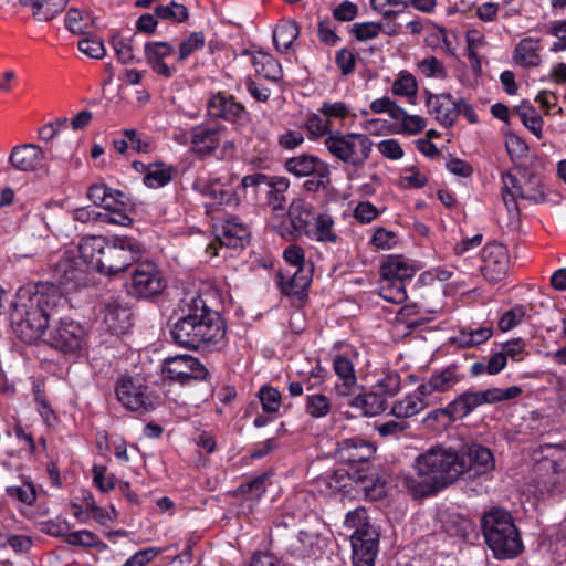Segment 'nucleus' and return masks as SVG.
<instances>
[{"mask_svg": "<svg viewBox=\"0 0 566 566\" xmlns=\"http://www.w3.org/2000/svg\"><path fill=\"white\" fill-rule=\"evenodd\" d=\"M105 212H102V222L127 227L132 223L129 217L130 203L127 196L111 188L107 198L102 206Z\"/></svg>", "mask_w": 566, "mask_h": 566, "instance_id": "21", "label": "nucleus"}, {"mask_svg": "<svg viewBox=\"0 0 566 566\" xmlns=\"http://www.w3.org/2000/svg\"><path fill=\"white\" fill-rule=\"evenodd\" d=\"M418 70L427 77H444L446 69L436 56H428L417 63Z\"/></svg>", "mask_w": 566, "mask_h": 566, "instance_id": "62", "label": "nucleus"}, {"mask_svg": "<svg viewBox=\"0 0 566 566\" xmlns=\"http://www.w3.org/2000/svg\"><path fill=\"white\" fill-rule=\"evenodd\" d=\"M25 7L32 8L36 21L46 22L57 17L66 7L69 0H20Z\"/></svg>", "mask_w": 566, "mask_h": 566, "instance_id": "36", "label": "nucleus"}, {"mask_svg": "<svg viewBox=\"0 0 566 566\" xmlns=\"http://www.w3.org/2000/svg\"><path fill=\"white\" fill-rule=\"evenodd\" d=\"M465 464L464 475L468 479H475L491 472L495 468L492 452L480 444L469 446L460 451Z\"/></svg>", "mask_w": 566, "mask_h": 566, "instance_id": "19", "label": "nucleus"}, {"mask_svg": "<svg viewBox=\"0 0 566 566\" xmlns=\"http://www.w3.org/2000/svg\"><path fill=\"white\" fill-rule=\"evenodd\" d=\"M305 237L324 245H338L342 241L335 218L327 210H318Z\"/></svg>", "mask_w": 566, "mask_h": 566, "instance_id": "20", "label": "nucleus"}, {"mask_svg": "<svg viewBox=\"0 0 566 566\" xmlns=\"http://www.w3.org/2000/svg\"><path fill=\"white\" fill-rule=\"evenodd\" d=\"M262 409L266 413H275L281 407V392L271 386H263L258 392Z\"/></svg>", "mask_w": 566, "mask_h": 566, "instance_id": "47", "label": "nucleus"}, {"mask_svg": "<svg viewBox=\"0 0 566 566\" xmlns=\"http://www.w3.org/2000/svg\"><path fill=\"white\" fill-rule=\"evenodd\" d=\"M348 399V405L360 411L365 417H375L387 409V399L377 391L365 394H353Z\"/></svg>", "mask_w": 566, "mask_h": 566, "instance_id": "29", "label": "nucleus"}, {"mask_svg": "<svg viewBox=\"0 0 566 566\" xmlns=\"http://www.w3.org/2000/svg\"><path fill=\"white\" fill-rule=\"evenodd\" d=\"M333 370L337 377L334 391L338 397H350L357 388V368L360 366L359 350L347 343L336 344L331 352Z\"/></svg>", "mask_w": 566, "mask_h": 566, "instance_id": "9", "label": "nucleus"}, {"mask_svg": "<svg viewBox=\"0 0 566 566\" xmlns=\"http://www.w3.org/2000/svg\"><path fill=\"white\" fill-rule=\"evenodd\" d=\"M480 260L481 274L490 283L500 282L509 270V252L506 247L501 243L486 244L481 251Z\"/></svg>", "mask_w": 566, "mask_h": 566, "instance_id": "18", "label": "nucleus"}, {"mask_svg": "<svg viewBox=\"0 0 566 566\" xmlns=\"http://www.w3.org/2000/svg\"><path fill=\"white\" fill-rule=\"evenodd\" d=\"M501 181L502 200L512 220H517L520 217L518 200L537 205L546 201L548 197V189L542 176L518 164L503 172Z\"/></svg>", "mask_w": 566, "mask_h": 566, "instance_id": "4", "label": "nucleus"}, {"mask_svg": "<svg viewBox=\"0 0 566 566\" xmlns=\"http://www.w3.org/2000/svg\"><path fill=\"white\" fill-rule=\"evenodd\" d=\"M103 315V323L111 334L124 335L132 326L130 310L118 302L106 303Z\"/></svg>", "mask_w": 566, "mask_h": 566, "instance_id": "26", "label": "nucleus"}, {"mask_svg": "<svg viewBox=\"0 0 566 566\" xmlns=\"http://www.w3.org/2000/svg\"><path fill=\"white\" fill-rule=\"evenodd\" d=\"M84 328L71 318H60L49 332L46 342L63 353H77L84 345Z\"/></svg>", "mask_w": 566, "mask_h": 566, "instance_id": "17", "label": "nucleus"}, {"mask_svg": "<svg viewBox=\"0 0 566 566\" xmlns=\"http://www.w3.org/2000/svg\"><path fill=\"white\" fill-rule=\"evenodd\" d=\"M51 269L56 283L65 291L75 290L85 281L86 270L73 250L56 254Z\"/></svg>", "mask_w": 566, "mask_h": 566, "instance_id": "14", "label": "nucleus"}, {"mask_svg": "<svg viewBox=\"0 0 566 566\" xmlns=\"http://www.w3.org/2000/svg\"><path fill=\"white\" fill-rule=\"evenodd\" d=\"M219 244L227 248H243L249 241L250 231L238 218H231L216 226Z\"/></svg>", "mask_w": 566, "mask_h": 566, "instance_id": "23", "label": "nucleus"}, {"mask_svg": "<svg viewBox=\"0 0 566 566\" xmlns=\"http://www.w3.org/2000/svg\"><path fill=\"white\" fill-rule=\"evenodd\" d=\"M378 294L387 302L401 304L407 300L405 283L380 279Z\"/></svg>", "mask_w": 566, "mask_h": 566, "instance_id": "43", "label": "nucleus"}, {"mask_svg": "<svg viewBox=\"0 0 566 566\" xmlns=\"http://www.w3.org/2000/svg\"><path fill=\"white\" fill-rule=\"evenodd\" d=\"M427 398L428 395L420 392L418 386L413 392L397 400L392 405L390 413L398 419L411 418L428 407Z\"/></svg>", "mask_w": 566, "mask_h": 566, "instance_id": "31", "label": "nucleus"}, {"mask_svg": "<svg viewBox=\"0 0 566 566\" xmlns=\"http://www.w3.org/2000/svg\"><path fill=\"white\" fill-rule=\"evenodd\" d=\"M300 551L304 557L317 558L322 554L319 537L316 534L301 531L297 535Z\"/></svg>", "mask_w": 566, "mask_h": 566, "instance_id": "50", "label": "nucleus"}, {"mask_svg": "<svg viewBox=\"0 0 566 566\" xmlns=\"http://www.w3.org/2000/svg\"><path fill=\"white\" fill-rule=\"evenodd\" d=\"M481 528L495 558L512 559L522 553L520 532L507 511L494 507L485 512L481 518Z\"/></svg>", "mask_w": 566, "mask_h": 566, "instance_id": "5", "label": "nucleus"}, {"mask_svg": "<svg viewBox=\"0 0 566 566\" xmlns=\"http://www.w3.org/2000/svg\"><path fill=\"white\" fill-rule=\"evenodd\" d=\"M493 335L491 326L463 327L450 338L458 348H472L486 343Z\"/></svg>", "mask_w": 566, "mask_h": 566, "instance_id": "34", "label": "nucleus"}, {"mask_svg": "<svg viewBox=\"0 0 566 566\" xmlns=\"http://www.w3.org/2000/svg\"><path fill=\"white\" fill-rule=\"evenodd\" d=\"M312 280V269L297 268L280 274L281 290L286 295L303 296Z\"/></svg>", "mask_w": 566, "mask_h": 566, "instance_id": "30", "label": "nucleus"}, {"mask_svg": "<svg viewBox=\"0 0 566 566\" xmlns=\"http://www.w3.org/2000/svg\"><path fill=\"white\" fill-rule=\"evenodd\" d=\"M352 32L359 42L373 40L382 32V24L371 21L355 23Z\"/></svg>", "mask_w": 566, "mask_h": 566, "instance_id": "54", "label": "nucleus"}, {"mask_svg": "<svg viewBox=\"0 0 566 566\" xmlns=\"http://www.w3.org/2000/svg\"><path fill=\"white\" fill-rule=\"evenodd\" d=\"M347 108H321L318 114L311 115L306 120V129L312 137H323L333 134L331 132L332 117H344Z\"/></svg>", "mask_w": 566, "mask_h": 566, "instance_id": "32", "label": "nucleus"}, {"mask_svg": "<svg viewBox=\"0 0 566 566\" xmlns=\"http://www.w3.org/2000/svg\"><path fill=\"white\" fill-rule=\"evenodd\" d=\"M172 174V166L165 163H153L145 170L144 184L149 188H161L171 181Z\"/></svg>", "mask_w": 566, "mask_h": 566, "instance_id": "40", "label": "nucleus"}, {"mask_svg": "<svg viewBox=\"0 0 566 566\" xmlns=\"http://www.w3.org/2000/svg\"><path fill=\"white\" fill-rule=\"evenodd\" d=\"M157 18L182 22L188 18V9L180 3L171 1L167 6H159L155 10Z\"/></svg>", "mask_w": 566, "mask_h": 566, "instance_id": "51", "label": "nucleus"}, {"mask_svg": "<svg viewBox=\"0 0 566 566\" xmlns=\"http://www.w3.org/2000/svg\"><path fill=\"white\" fill-rule=\"evenodd\" d=\"M142 249L136 240L129 237H112L107 239L102 260L97 261L101 273L115 275L125 271L140 256Z\"/></svg>", "mask_w": 566, "mask_h": 566, "instance_id": "10", "label": "nucleus"}, {"mask_svg": "<svg viewBox=\"0 0 566 566\" xmlns=\"http://www.w3.org/2000/svg\"><path fill=\"white\" fill-rule=\"evenodd\" d=\"M375 451L373 443L354 437L339 442L335 455L340 463L356 464L368 461Z\"/></svg>", "mask_w": 566, "mask_h": 566, "instance_id": "22", "label": "nucleus"}, {"mask_svg": "<svg viewBox=\"0 0 566 566\" xmlns=\"http://www.w3.org/2000/svg\"><path fill=\"white\" fill-rule=\"evenodd\" d=\"M241 185L244 188L266 186L270 190L276 192H285L290 182L284 177H268L263 174L248 175L242 178Z\"/></svg>", "mask_w": 566, "mask_h": 566, "instance_id": "41", "label": "nucleus"}, {"mask_svg": "<svg viewBox=\"0 0 566 566\" xmlns=\"http://www.w3.org/2000/svg\"><path fill=\"white\" fill-rule=\"evenodd\" d=\"M418 90L416 77L407 72L402 71L399 73L398 78L392 84V92L395 95L406 96L409 98V103H415V96Z\"/></svg>", "mask_w": 566, "mask_h": 566, "instance_id": "44", "label": "nucleus"}, {"mask_svg": "<svg viewBox=\"0 0 566 566\" xmlns=\"http://www.w3.org/2000/svg\"><path fill=\"white\" fill-rule=\"evenodd\" d=\"M165 286L163 274L157 265L146 261L136 264L132 271L128 292L136 297L148 298L161 293Z\"/></svg>", "mask_w": 566, "mask_h": 566, "instance_id": "15", "label": "nucleus"}, {"mask_svg": "<svg viewBox=\"0 0 566 566\" xmlns=\"http://www.w3.org/2000/svg\"><path fill=\"white\" fill-rule=\"evenodd\" d=\"M375 113L380 114L388 111L391 118L400 123L401 128L398 133L415 135L426 127V120L419 115H409L405 108H371Z\"/></svg>", "mask_w": 566, "mask_h": 566, "instance_id": "37", "label": "nucleus"}, {"mask_svg": "<svg viewBox=\"0 0 566 566\" xmlns=\"http://www.w3.org/2000/svg\"><path fill=\"white\" fill-rule=\"evenodd\" d=\"M245 54H251V63L259 76H262L273 83H276L282 78L283 72L281 64L272 55L263 51L254 53H249L247 51Z\"/></svg>", "mask_w": 566, "mask_h": 566, "instance_id": "35", "label": "nucleus"}, {"mask_svg": "<svg viewBox=\"0 0 566 566\" xmlns=\"http://www.w3.org/2000/svg\"><path fill=\"white\" fill-rule=\"evenodd\" d=\"M233 147V143L224 135V127L219 124L192 129L191 150L200 158L213 156L224 159L232 155Z\"/></svg>", "mask_w": 566, "mask_h": 566, "instance_id": "11", "label": "nucleus"}, {"mask_svg": "<svg viewBox=\"0 0 566 566\" xmlns=\"http://www.w3.org/2000/svg\"><path fill=\"white\" fill-rule=\"evenodd\" d=\"M107 239L102 235L84 237L78 243L77 252L85 270H93L101 273V266L97 264L102 260Z\"/></svg>", "mask_w": 566, "mask_h": 566, "instance_id": "27", "label": "nucleus"}, {"mask_svg": "<svg viewBox=\"0 0 566 566\" xmlns=\"http://www.w3.org/2000/svg\"><path fill=\"white\" fill-rule=\"evenodd\" d=\"M305 409L313 418H324L331 411L329 398L323 394L308 395Z\"/></svg>", "mask_w": 566, "mask_h": 566, "instance_id": "46", "label": "nucleus"}, {"mask_svg": "<svg viewBox=\"0 0 566 566\" xmlns=\"http://www.w3.org/2000/svg\"><path fill=\"white\" fill-rule=\"evenodd\" d=\"M345 527L352 530L353 566H374L379 546V531L374 526L364 507L349 511L345 517Z\"/></svg>", "mask_w": 566, "mask_h": 566, "instance_id": "6", "label": "nucleus"}, {"mask_svg": "<svg viewBox=\"0 0 566 566\" xmlns=\"http://www.w3.org/2000/svg\"><path fill=\"white\" fill-rule=\"evenodd\" d=\"M328 153L352 167H361L370 157L373 142L365 134H329L324 140Z\"/></svg>", "mask_w": 566, "mask_h": 566, "instance_id": "8", "label": "nucleus"}, {"mask_svg": "<svg viewBox=\"0 0 566 566\" xmlns=\"http://www.w3.org/2000/svg\"><path fill=\"white\" fill-rule=\"evenodd\" d=\"M115 395L120 405L132 411L154 409L156 401L140 378L122 376L115 384Z\"/></svg>", "mask_w": 566, "mask_h": 566, "instance_id": "13", "label": "nucleus"}, {"mask_svg": "<svg viewBox=\"0 0 566 566\" xmlns=\"http://www.w3.org/2000/svg\"><path fill=\"white\" fill-rule=\"evenodd\" d=\"M400 375L396 371H389L377 380L374 388L377 389V392L381 394L382 396H395L400 390Z\"/></svg>", "mask_w": 566, "mask_h": 566, "instance_id": "53", "label": "nucleus"}, {"mask_svg": "<svg viewBox=\"0 0 566 566\" xmlns=\"http://www.w3.org/2000/svg\"><path fill=\"white\" fill-rule=\"evenodd\" d=\"M172 52L174 46L168 42H147L145 44V56L148 63L164 61Z\"/></svg>", "mask_w": 566, "mask_h": 566, "instance_id": "56", "label": "nucleus"}, {"mask_svg": "<svg viewBox=\"0 0 566 566\" xmlns=\"http://www.w3.org/2000/svg\"><path fill=\"white\" fill-rule=\"evenodd\" d=\"M7 495L22 504L32 505L36 500L35 488L30 482H23L21 485H12L6 489Z\"/></svg>", "mask_w": 566, "mask_h": 566, "instance_id": "48", "label": "nucleus"}, {"mask_svg": "<svg viewBox=\"0 0 566 566\" xmlns=\"http://www.w3.org/2000/svg\"><path fill=\"white\" fill-rule=\"evenodd\" d=\"M463 378L464 375L460 367L457 364H451L434 371L427 382L419 385V391L427 394L428 397L433 392H444L453 388Z\"/></svg>", "mask_w": 566, "mask_h": 566, "instance_id": "25", "label": "nucleus"}, {"mask_svg": "<svg viewBox=\"0 0 566 566\" xmlns=\"http://www.w3.org/2000/svg\"><path fill=\"white\" fill-rule=\"evenodd\" d=\"M65 542L72 546L94 547L98 544V537L91 531L80 530L67 533Z\"/></svg>", "mask_w": 566, "mask_h": 566, "instance_id": "59", "label": "nucleus"}, {"mask_svg": "<svg viewBox=\"0 0 566 566\" xmlns=\"http://www.w3.org/2000/svg\"><path fill=\"white\" fill-rule=\"evenodd\" d=\"M538 44L539 40L532 38L522 40L514 50L513 57L516 64L524 67L537 66L541 62Z\"/></svg>", "mask_w": 566, "mask_h": 566, "instance_id": "39", "label": "nucleus"}, {"mask_svg": "<svg viewBox=\"0 0 566 566\" xmlns=\"http://www.w3.org/2000/svg\"><path fill=\"white\" fill-rule=\"evenodd\" d=\"M379 216V209L369 201L358 202L353 211V217L361 224H369Z\"/></svg>", "mask_w": 566, "mask_h": 566, "instance_id": "57", "label": "nucleus"}, {"mask_svg": "<svg viewBox=\"0 0 566 566\" xmlns=\"http://www.w3.org/2000/svg\"><path fill=\"white\" fill-rule=\"evenodd\" d=\"M163 374L168 380L185 385L191 380L206 379L208 370L193 356L176 355L169 356L164 360Z\"/></svg>", "mask_w": 566, "mask_h": 566, "instance_id": "16", "label": "nucleus"}, {"mask_svg": "<svg viewBox=\"0 0 566 566\" xmlns=\"http://www.w3.org/2000/svg\"><path fill=\"white\" fill-rule=\"evenodd\" d=\"M505 147L510 158L515 163L523 159L528 151L527 145L514 134L506 135Z\"/></svg>", "mask_w": 566, "mask_h": 566, "instance_id": "63", "label": "nucleus"}, {"mask_svg": "<svg viewBox=\"0 0 566 566\" xmlns=\"http://www.w3.org/2000/svg\"><path fill=\"white\" fill-rule=\"evenodd\" d=\"M465 464L460 451L436 446L419 454L415 461L416 475L405 478V486L415 496H428L464 475Z\"/></svg>", "mask_w": 566, "mask_h": 566, "instance_id": "2", "label": "nucleus"}, {"mask_svg": "<svg viewBox=\"0 0 566 566\" xmlns=\"http://www.w3.org/2000/svg\"><path fill=\"white\" fill-rule=\"evenodd\" d=\"M181 316L172 325L170 334L176 344L189 349L210 348L226 337L222 317L210 310L200 295H190L180 303Z\"/></svg>", "mask_w": 566, "mask_h": 566, "instance_id": "1", "label": "nucleus"}, {"mask_svg": "<svg viewBox=\"0 0 566 566\" xmlns=\"http://www.w3.org/2000/svg\"><path fill=\"white\" fill-rule=\"evenodd\" d=\"M517 115L524 126L528 128L537 138L542 137L544 120L537 108H520Z\"/></svg>", "mask_w": 566, "mask_h": 566, "instance_id": "52", "label": "nucleus"}, {"mask_svg": "<svg viewBox=\"0 0 566 566\" xmlns=\"http://www.w3.org/2000/svg\"><path fill=\"white\" fill-rule=\"evenodd\" d=\"M78 50L92 59H102L105 55L104 43L97 36L80 40Z\"/></svg>", "mask_w": 566, "mask_h": 566, "instance_id": "64", "label": "nucleus"}, {"mask_svg": "<svg viewBox=\"0 0 566 566\" xmlns=\"http://www.w3.org/2000/svg\"><path fill=\"white\" fill-rule=\"evenodd\" d=\"M44 153L34 144L13 147L9 161L19 171H35L44 166Z\"/></svg>", "mask_w": 566, "mask_h": 566, "instance_id": "24", "label": "nucleus"}, {"mask_svg": "<svg viewBox=\"0 0 566 566\" xmlns=\"http://www.w3.org/2000/svg\"><path fill=\"white\" fill-rule=\"evenodd\" d=\"M93 24V15L76 8H71L65 15V28L74 34H84Z\"/></svg>", "mask_w": 566, "mask_h": 566, "instance_id": "42", "label": "nucleus"}, {"mask_svg": "<svg viewBox=\"0 0 566 566\" xmlns=\"http://www.w3.org/2000/svg\"><path fill=\"white\" fill-rule=\"evenodd\" d=\"M206 42L205 34L201 31L192 32L185 41L179 44L177 60L185 61L193 52L203 48Z\"/></svg>", "mask_w": 566, "mask_h": 566, "instance_id": "49", "label": "nucleus"}, {"mask_svg": "<svg viewBox=\"0 0 566 566\" xmlns=\"http://www.w3.org/2000/svg\"><path fill=\"white\" fill-rule=\"evenodd\" d=\"M318 210L308 201L302 198L293 199L289 206L287 220L275 223L273 227L284 239L295 240L305 237Z\"/></svg>", "mask_w": 566, "mask_h": 566, "instance_id": "12", "label": "nucleus"}, {"mask_svg": "<svg viewBox=\"0 0 566 566\" xmlns=\"http://www.w3.org/2000/svg\"><path fill=\"white\" fill-rule=\"evenodd\" d=\"M300 33L295 21H283L276 25L273 32L275 49L281 53H287Z\"/></svg>", "mask_w": 566, "mask_h": 566, "instance_id": "38", "label": "nucleus"}, {"mask_svg": "<svg viewBox=\"0 0 566 566\" xmlns=\"http://www.w3.org/2000/svg\"><path fill=\"white\" fill-rule=\"evenodd\" d=\"M525 315L526 308L523 305H516L501 316L499 328L502 332L511 331L522 322Z\"/></svg>", "mask_w": 566, "mask_h": 566, "instance_id": "58", "label": "nucleus"}, {"mask_svg": "<svg viewBox=\"0 0 566 566\" xmlns=\"http://www.w3.org/2000/svg\"><path fill=\"white\" fill-rule=\"evenodd\" d=\"M285 168L290 174L295 177H308L317 175L322 177L329 176V169L325 163L319 160L316 156L300 155L290 158L285 161Z\"/></svg>", "mask_w": 566, "mask_h": 566, "instance_id": "28", "label": "nucleus"}, {"mask_svg": "<svg viewBox=\"0 0 566 566\" xmlns=\"http://www.w3.org/2000/svg\"><path fill=\"white\" fill-rule=\"evenodd\" d=\"M522 395V388L511 386L507 388H489L479 391H464L452 400L443 410L450 419L459 420L470 415L482 405L497 403L515 399Z\"/></svg>", "mask_w": 566, "mask_h": 566, "instance_id": "7", "label": "nucleus"}, {"mask_svg": "<svg viewBox=\"0 0 566 566\" xmlns=\"http://www.w3.org/2000/svg\"><path fill=\"white\" fill-rule=\"evenodd\" d=\"M552 492L566 491V457L552 462Z\"/></svg>", "mask_w": 566, "mask_h": 566, "instance_id": "61", "label": "nucleus"}, {"mask_svg": "<svg viewBox=\"0 0 566 566\" xmlns=\"http://www.w3.org/2000/svg\"><path fill=\"white\" fill-rule=\"evenodd\" d=\"M27 294L29 304H23L24 317L17 322V333L24 343H32L44 335L49 321L67 307V300L55 284H41L34 292L23 289L19 297Z\"/></svg>", "mask_w": 566, "mask_h": 566, "instance_id": "3", "label": "nucleus"}, {"mask_svg": "<svg viewBox=\"0 0 566 566\" xmlns=\"http://www.w3.org/2000/svg\"><path fill=\"white\" fill-rule=\"evenodd\" d=\"M111 43L119 62L127 64L134 61L135 56L132 46V39L114 35Z\"/></svg>", "mask_w": 566, "mask_h": 566, "instance_id": "55", "label": "nucleus"}, {"mask_svg": "<svg viewBox=\"0 0 566 566\" xmlns=\"http://www.w3.org/2000/svg\"><path fill=\"white\" fill-rule=\"evenodd\" d=\"M370 243L379 250H390L397 244V234L379 227L375 229Z\"/></svg>", "mask_w": 566, "mask_h": 566, "instance_id": "60", "label": "nucleus"}, {"mask_svg": "<svg viewBox=\"0 0 566 566\" xmlns=\"http://www.w3.org/2000/svg\"><path fill=\"white\" fill-rule=\"evenodd\" d=\"M203 191L206 195L210 196L218 205H238L239 200L235 193L233 192L232 188L223 184H220L219 181H214L211 185L207 186V188Z\"/></svg>", "mask_w": 566, "mask_h": 566, "instance_id": "45", "label": "nucleus"}, {"mask_svg": "<svg viewBox=\"0 0 566 566\" xmlns=\"http://www.w3.org/2000/svg\"><path fill=\"white\" fill-rule=\"evenodd\" d=\"M417 269L400 255H390L380 266V279L401 281L411 279Z\"/></svg>", "mask_w": 566, "mask_h": 566, "instance_id": "33", "label": "nucleus"}]
</instances>
